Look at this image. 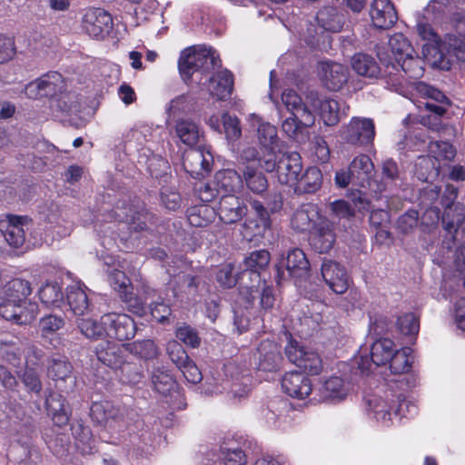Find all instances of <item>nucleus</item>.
<instances>
[{
  "label": "nucleus",
  "instance_id": "f257e3e1",
  "mask_svg": "<svg viewBox=\"0 0 465 465\" xmlns=\"http://www.w3.org/2000/svg\"><path fill=\"white\" fill-rule=\"evenodd\" d=\"M218 213L220 219L227 224L234 223L247 214L242 225V235L249 242L260 241L271 227L270 214L262 203L252 202L248 212L244 203L234 194L221 196Z\"/></svg>",
  "mask_w": 465,
  "mask_h": 465
},
{
  "label": "nucleus",
  "instance_id": "f03ea898",
  "mask_svg": "<svg viewBox=\"0 0 465 465\" xmlns=\"http://www.w3.org/2000/svg\"><path fill=\"white\" fill-rule=\"evenodd\" d=\"M453 33L445 35L438 48L430 54L428 45L423 48L425 59L435 68L449 71L452 65L465 63V12H457L451 18Z\"/></svg>",
  "mask_w": 465,
  "mask_h": 465
},
{
  "label": "nucleus",
  "instance_id": "7ed1b4c3",
  "mask_svg": "<svg viewBox=\"0 0 465 465\" xmlns=\"http://www.w3.org/2000/svg\"><path fill=\"white\" fill-rule=\"evenodd\" d=\"M391 54L378 52V56L383 64L397 72H403L410 78L416 79L423 74L421 61L416 54L410 41L401 33L392 35L389 39Z\"/></svg>",
  "mask_w": 465,
  "mask_h": 465
},
{
  "label": "nucleus",
  "instance_id": "20e7f679",
  "mask_svg": "<svg viewBox=\"0 0 465 465\" xmlns=\"http://www.w3.org/2000/svg\"><path fill=\"white\" fill-rule=\"evenodd\" d=\"M208 63L216 65L214 53L211 48L203 46H192L184 49L180 56L178 67L180 74L184 82L201 81L198 78L205 71Z\"/></svg>",
  "mask_w": 465,
  "mask_h": 465
},
{
  "label": "nucleus",
  "instance_id": "39448f33",
  "mask_svg": "<svg viewBox=\"0 0 465 465\" xmlns=\"http://www.w3.org/2000/svg\"><path fill=\"white\" fill-rule=\"evenodd\" d=\"M276 153L273 156H262L259 158L260 165L266 172L276 170L280 183L292 187L298 183V176L302 173V158L298 153H283L280 160L276 161Z\"/></svg>",
  "mask_w": 465,
  "mask_h": 465
},
{
  "label": "nucleus",
  "instance_id": "423d86ee",
  "mask_svg": "<svg viewBox=\"0 0 465 465\" xmlns=\"http://www.w3.org/2000/svg\"><path fill=\"white\" fill-rule=\"evenodd\" d=\"M240 373L237 364L230 361L223 367L222 372H217L215 376L208 379L203 385V393L206 395H218L230 390L232 397L242 398L250 391V388L246 385L242 386L233 381Z\"/></svg>",
  "mask_w": 465,
  "mask_h": 465
},
{
  "label": "nucleus",
  "instance_id": "0eeeda50",
  "mask_svg": "<svg viewBox=\"0 0 465 465\" xmlns=\"http://www.w3.org/2000/svg\"><path fill=\"white\" fill-rule=\"evenodd\" d=\"M65 86L66 84L62 74L53 71L26 84L25 94L30 99L48 97L54 104L58 96L63 94Z\"/></svg>",
  "mask_w": 465,
  "mask_h": 465
},
{
  "label": "nucleus",
  "instance_id": "6e6552de",
  "mask_svg": "<svg viewBox=\"0 0 465 465\" xmlns=\"http://www.w3.org/2000/svg\"><path fill=\"white\" fill-rule=\"evenodd\" d=\"M101 324L104 325L106 337L118 341L130 340L136 332L134 321L125 313H105L101 317Z\"/></svg>",
  "mask_w": 465,
  "mask_h": 465
},
{
  "label": "nucleus",
  "instance_id": "1a4fd4ad",
  "mask_svg": "<svg viewBox=\"0 0 465 465\" xmlns=\"http://www.w3.org/2000/svg\"><path fill=\"white\" fill-rule=\"evenodd\" d=\"M285 352L290 361L309 374L317 375L321 372L322 361L314 351L290 341L285 348Z\"/></svg>",
  "mask_w": 465,
  "mask_h": 465
},
{
  "label": "nucleus",
  "instance_id": "9d476101",
  "mask_svg": "<svg viewBox=\"0 0 465 465\" xmlns=\"http://www.w3.org/2000/svg\"><path fill=\"white\" fill-rule=\"evenodd\" d=\"M102 260L107 267L106 272L110 285L120 294L124 301H128V295L133 287L124 272L125 270H128L126 262L124 260L120 261L112 255L102 256Z\"/></svg>",
  "mask_w": 465,
  "mask_h": 465
},
{
  "label": "nucleus",
  "instance_id": "9b49d317",
  "mask_svg": "<svg viewBox=\"0 0 465 465\" xmlns=\"http://www.w3.org/2000/svg\"><path fill=\"white\" fill-rule=\"evenodd\" d=\"M38 314V305L35 302H28L26 305L4 297L0 302V315L6 321L15 324H30Z\"/></svg>",
  "mask_w": 465,
  "mask_h": 465
},
{
  "label": "nucleus",
  "instance_id": "f8f14e48",
  "mask_svg": "<svg viewBox=\"0 0 465 465\" xmlns=\"http://www.w3.org/2000/svg\"><path fill=\"white\" fill-rule=\"evenodd\" d=\"M32 225L27 216L7 215L0 221V232L10 246L18 248L24 244L25 233Z\"/></svg>",
  "mask_w": 465,
  "mask_h": 465
},
{
  "label": "nucleus",
  "instance_id": "ddd939ff",
  "mask_svg": "<svg viewBox=\"0 0 465 465\" xmlns=\"http://www.w3.org/2000/svg\"><path fill=\"white\" fill-rule=\"evenodd\" d=\"M285 268L288 275L292 278H304L310 271V262L302 249L293 248L283 256L277 265L278 280H284L285 273L282 269Z\"/></svg>",
  "mask_w": 465,
  "mask_h": 465
},
{
  "label": "nucleus",
  "instance_id": "4468645a",
  "mask_svg": "<svg viewBox=\"0 0 465 465\" xmlns=\"http://www.w3.org/2000/svg\"><path fill=\"white\" fill-rule=\"evenodd\" d=\"M396 349L394 342L390 339H380L372 343L371 348V359L368 356H359L358 367L362 373H369L372 366H380L390 361Z\"/></svg>",
  "mask_w": 465,
  "mask_h": 465
},
{
  "label": "nucleus",
  "instance_id": "2eb2a0df",
  "mask_svg": "<svg viewBox=\"0 0 465 465\" xmlns=\"http://www.w3.org/2000/svg\"><path fill=\"white\" fill-rule=\"evenodd\" d=\"M368 415L374 419L381 426L389 427L394 423L397 418V410L394 404L386 397L371 394L365 398Z\"/></svg>",
  "mask_w": 465,
  "mask_h": 465
},
{
  "label": "nucleus",
  "instance_id": "dca6fc26",
  "mask_svg": "<svg viewBox=\"0 0 465 465\" xmlns=\"http://www.w3.org/2000/svg\"><path fill=\"white\" fill-rule=\"evenodd\" d=\"M308 99L312 106L318 109L320 118L325 125H336L348 114L349 106L342 101L331 98L318 100L312 93Z\"/></svg>",
  "mask_w": 465,
  "mask_h": 465
},
{
  "label": "nucleus",
  "instance_id": "f3484780",
  "mask_svg": "<svg viewBox=\"0 0 465 465\" xmlns=\"http://www.w3.org/2000/svg\"><path fill=\"white\" fill-rule=\"evenodd\" d=\"M374 135V124L369 118L353 117L341 130L342 138L352 144L368 143L373 140Z\"/></svg>",
  "mask_w": 465,
  "mask_h": 465
},
{
  "label": "nucleus",
  "instance_id": "a211bd4d",
  "mask_svg": "<svg viewBox=\"0 0 465 465\" xmlns=\"http://www.w3.org/2000/svg\"><path fill=\"white\" fill-rule=\"evenodd\" d=\"M112 26L111 15L100 8L87 10L83 17L84 30L94 38H104L110 32Z\"/></svg>",
  "mask_w": 465,
  "mask_h": 465
},
{
  "label": "nucleus",
  "instance_id": "6ab92c4d",
  "mask_svg": "<svg viewBox=\"0 0 465 465\" xmlns=\"http://www.w3.org/2000/svg\"><path fill=\"white\" fill-rule=\"evenodd\" d=\"M213 162L210 151L203 148L189 150L183 158L184 170L196 179L204 177L211 171Z\"/></svg>",
  "mask_w": 465,
  "mask_h": 465
},
{
  "label": "nucleus",
  "instance_id": "aec40b11",
  "mask_svg": "<svg viewBox=\"0 0 465 465\" xmlns=\"http://www.w3.org/2000/svg\"><path fill=\"white\" fill-rule=\"evenodd\" d=\"M247 121L251 126L257 128L259 142L267 153L264 156H273L279 143L275 126L270 123L263 122L262 118L255 114H250L247 117Z\"/></svg>",
  "mask_w": 465,
  "mask_h": 465
},
{
  "label": "nucleus",
  "instance_id": "412c9836",
  "mask_svg": "<svg viewBox=\"0 0 465 465\" xmlns=\"http://www.w3.org/2000/svg\"><path fill=\"white\" fill-rule=\"evenodd\" d=\"M369 15L374 27L387 30L394 25L398 15L391 0H372Z\"/></svg>",
  "mask_w": 465,
  "mask_h": 465
},
{
  "label": "nucleus",
  "instance_id": "4be33fe9",
  "mask_svg": "<svg viewBox=\"0 0 465 465\" xmlns=\"http://www.w3.org/2000/svg\"><path fill=\"white\" fill-rule=\"evenodd\" d=\"M322 276L329 288L335 293L342 294L349 287L346 270L337 262L324 260L322 264Z\"/></svg>",
  "mask_w": 465,
  "mask_h": 465
},
{
  "label": "nucleus",
  "instance_id": "5701e85b",
  "mask_svg": "<svg viewBox=\"0 0 465 465\" xmlns=\"http://www.w3.org/2000/svg\"><path fill=\"white\" fill-rule=\"evenodd\" d=\"M127 351L128 347L125 344L119 345L109 341L101 342L95 348L97 359L113 369L124 366Z\"/></svg>",
  "mask_w": 465,
  "mask_h": 465
},
{
  "label": "nucleus",
  "instance_id": "b1692460",
  "mask_svg": "<svg viewBox=\"0 0 465 465\" xmlns=\"http://www.w3.org/2000/svg\"><path fill=\"white\" fill-rule=\"evenodd\" d=\"M319 74L323 84L331 91L340 90L348 80V69L338 63L322 62Z\"/></svg>",
  "mask_w": 465,
  "mask_h": 465
},
{
  "label": "nucleus",
  "instance_id": "393cba45",
  "mask_svg": "<svg viewBox=\"0 0 465 465\" xmlns=\"http://www.w3.org/2000/svg\"><path fill=\"white\" fill-rule=\"evenodd\" d=\"M283 391L291 397L304 399L312 392L311 380L302 372L290 371L282 380Z\"/></svg>",
  "mask_w": 465,
  "mask_h": 465
},
{
  "label": "nucleus",
  "instance_id": "a878e982",
  "mask_svg": "<svg viewBox=\"0 0 465 465\" xmlns=\"http://www.w3.org/2000/svg\"><path fill=\"white\" fill-rule=\"evenodd\" d=\"M456 150L448 142H431L429 144V155L419 158L417 165L424 166L427 170L431 169L438 173L440 165L436 166L431 158L440 162L441 160H452L455 157Z\"/></svg>",
  "mask_w": 465,
  "mask_h": 465
},
{
  "label": "nucleus",
  "instance_id": "bb28decb",
  "mask_svg": "<svg viewBox=\"0 0 465 465\" xmlns=\"http://www.w3.org/2000/svg\"><path fill=\"white\" fill-rule=\"evenodd\" d=\"M310 244L320 253L328 252L335 242L332 226L328 221L320 220L310 232Z\"/></svg>",
  "mask_w": 465,
  "mask_h": 465
},
{
  "label": "nucleus",
  "instance_id": "cd10ccee",
  "mask_svg": "<svg viewBox=\"0 0 465 465\" xmlns=\"http://www.w3.org/2000/svg\"><path fill=\"white\" fill-rule=\"evenodd\" d=\"M351 390L352 385L348 379L331 376L322 383L321 393L324 400L338 402L346 399Z\"/></svg>",
  "mask_w": 465,
  "mask_h": 465
},
{
  "label": "nucleus",
  "instance_id": "c85d7f7f",
  "mask_svg": "<svg viewBox=\"0 0 465 465\" xmlns=\"http://www.w3.org/2000/svg\"><path fill=\"white\" fill-rule=\"evenodd\" d=\"M42 351L31 348L25 359L26 368L20 378L25 388L33 392L38 393L42 390V383L39 378V373L34 367L42 359Z\"/></svg>",
  "mask_w": 465,
  "mask_h": 465
},
{
  "label": "nucleus",
  "instance_id": "c756f323",
  "mask_svg": "<svg viewBox=\"0 0 465 465\" xmlns=\"http://www.w3.org/2000/svg\"><path fill=\"white\" fill-rule=\"evenodd\" d=\"M233 89V76L228 70H222L208 79L207 90L213 97L225 100L232 94Z\"/></svg>",
  "mask_w": 465,
  "mask_h": 465
},
{
  "label": "nucleus",
  "instance_id": "7c9ffc66",
  "mask_svg": "<svg viewBox=\"0 0 465 465\" xmlns=\"http://www.w3.org/2000/svg\"><path fill=\"white\" fill-rule=\"evenodd\" d=\"M282 101L287 110L294 116L301 117V123L305 126L314 124V114L302 103V98L292 90H285L282 94Z\"/></svg>",
  "mask_w": 465,
  "mask_h": 465
},
{
  "label": "nucleus",
  "instance_id": "2f4dec72",
  "mask_svg": "<svg viewBox=\"0 0 465 465\" xmlns=\"http://www.w3.org/2000/svg\"><path fill=\"white\" fill-rule=\"evenodd\" d=\"M66 300L71 311L76 316L84 315L90 310L87 288L80 282L67 287Z\"/></svg>",
  "mask_w": 465,
  "mask_h": 465
},
{
  "label": "nucleus",
  "instance_id": "473e14b6",
  "mask_svg": "<svg viewBox=\"0 0 465 465\" xmlns=\"http://www.w3.org/2000/svg\"><path fill=\"white\" fill-rule=\"evenodd\" d=\"M414 89L420 97L429 98L437 103H440V104H436L432 102H426L424 106L428 111L435 114L437 117L445 114L446 108L444 107L443 104L447 102V97L441 91L423 82L415 83Z\"/></svg>",
  "mask_w": 465,
  "mask_h": 465
},
{
  "label": "nucleus",
  "instance_id": "72a5a7b5",
  "mask_svg": "<svg viewBox=\"0 0 465 465\" xmlns=\"http://www.w3.org/2000/svg\"><path fill=\"white\" fill-rule=\"evenodd\" d=\"M176 136L185 145L193 147L203 137L199 124L189 118H180L174 126Z\"/></svg>",
  "mask_w": 465,
  "mask_h": 465
},
{
  "label": "nucleus",
  "instance_id": "f704fd0d",
  "mask_svg": "<svg viewBox=\"0 0 465 465\" xmlns=\"http://www.w3.org/2000/svg\"><path fill=\"white\" fill-rule=\"evenodd\" d=\"M270 262V253L265 250H260L252 252L245 260V270L241 274V279L250 278L252 282L261 281V271L263 270Z\"/></svg>",
  "mask_w": 465,
  "mask_h": 465
},
{
  "label": "nucleus",
  "instance_id": "c9c22d12",
  "mask_svg": "<svg viewBox=\"0 0 465 465\" xmlns=\"http://www.w3.org/2000/svg\"><path fill=\"white\" fill-rule=\"evenodd\" d=\"M215 186L218 194H233L242 190L243 181L242 176L232 169H226L215 174Z\"/></svg>",
  "mask_w": 465,
  "mask_h": 465
},
{
  "label": "nucleus",
  "instance_id": "e433bc0d",
  "mask_svg": "<svg viewBox=\"0 0 465 465\" xmlns=\"http://www.w3.org/2000/svg\"><path fill=\"white\" fill-rule=\"evenodd\" d=\"M115 214L117 218L129 224L130 228L134 231H143L147 227V223H151L153 216L149 213L143 208L134 209L129 208V213H127L124 208L117 206L115 210Z\"/></svg>",
  "mask_w": 465,
  "mask_h": 465
},
{
  "label": "nucleus",
  "instance_id": "4c0bfd02",
  "mask_svg": "<svg viewBox=\"0 0 465 465\" xmlns=\"http://www.w3.org/2000/svg\"><path fill=\"white\" fill-rule=\"evenodd\" d=\"M350 170L355 179V184L364 187L372 177L374 165L368 155L361 154L352 160Z\"/></svg>",
  "mask_w": 465,
  "mask_h": 465
},
{
  "label": "nucleus",
  "instance_id": "58836bf2",
  "mask_svg": "<svg viewBox=\"0 0 465 465\" xmlns=\"http://www.w3.org/2000/svg\"><path fill=\"white\" fill-rule=\"evenodd\" d=\"M90 411L92 419L100 424L120 419L124 413L123 410L110 401L94 402Z\"/></svg>",
  "mask_w": 465,
  "mask_h": 465
},
{
  "label": "nucleus",
  "instance_id": "ea45409f",
  "mask_svg": "<svg viewBox=\"0 0 465 465\" xmlns=\"http://www.w3.org/2000/svg\"><path fill=\"white\" fill-rule=\"evenodd\" d=\"M46 410L54 423L64 426L69 420V410L64 404V399L61 394L51 393L46 399Z\"/></svg>",
  "mask_w": 465,
  "mask_h": 465
},
{
  "label": "nucleus",
  "instance_id": "a19ab883",
  "mask_svg": "<svg viewBox=\"0 0 465 465\" xmlns=\"http://www.w3.org/2000/svg\"><path fill=\"white\" fill-rule=\"evenodd\" d=\"M316 21L324 31L339 32L343 26L344 16L337 8L326 6L318 12Z\"/></svg>",
  "mask_w": 465,
  "mask_h": 465
},
{
  "label": "nucleus",
  "instance_id": "79ce46f5",
  "mask_svg": "<svg viewBox=\"0 0 465 465\" xmlns=\"http://www.w3.org/2000/svg\"><path fill=\"white\" fill-rule=\"evenodd\" d=\"M322 175L319 168L309 167L304 173L298 176V183L293 184L292 188L297 193H314L321 188Z\"/></svg>",
  "mask_w": 465,
  "mask_h": 465
},
{
  "label": "nucleus",
  "instance_id": "37998d69",
  "mask_svg": "<svg viewBox=\"0 0 465 465\" xmlns=\"http://www.w3.org/2000/svg\"><path fill=\"white\" fill-rule=\"evenodd\" d=\"M354 207L345 200H336L331 203L332 213L340 219H350L354 216L355 209L359 212L367 210L369 203L360 194L353 201Z\"/></svg>",
  "mask_w": 465,
  "mask_h": 465
},
{
  "label": "nucleus",
  "instance_id": "c03bdc74",
  "mask_svg": "<svg viewBox=\"0 0 465 465\" xmlns=\"http://www.w3.org/2000/svg\"><path fill=\"white\" fill-rule=\"evenodd\" d=\"M32 292L30 282L23 279H14L10 281L5 286V297L10 300L24 303L26 305L28 302L27 298Z\"/></svg>",
  "mask_w": 465,
  "mask_h": 465
},
{
  "label": "nucleus",
  "instance_id": "a18cd8bd",
  "mask_svg": "<svg viewBox=\"0 0 465 465\" xmlns=\"http://www.w3.org/2000/svg\"><path fill=\"white\" fill-rule=\"evenodd\" d=\"M351 67L359 75L375 78L380 74V68L375 60L365 54H357L351 58Z\"/></svg>",
  "mask_w": 465,
  "mask_h": 465
},
{
  "label": "nucleus",
  "instance_id": "49530a36",
  "mask_svg": "<svg viewBox=\"0 0 465 465\" xmlns=\"http://www.w3.org/2000/svg\"><path fill=\"white\" fill-rule=\"evenodd\" d=\"M316 217L318 213L313 206L299 209L292 218V226L297 231H312L318 223Z\"/></svg>",
  "mask_w": 465,
  "mask_h": 465
},
{
  "label": "nucleus",
  "instance_id": "de8ad7c7",
  "mask_svg": "<svg viewBox=\"0 0 465 465\" xmlns=\"http://www.w3.org/2000/svg\"><path fill=\"white\" fill-rule=\"evenodd\" d=\"M258 351L260 353V368L264 371H272L273 370L281 357L278 346L270 341H265L261 343L258 348Z\"/></svg>",
  "mask_w": 465,
  "mask_h": 465
},
{
  "label": "nucleus",
  "instance_id": "09e8293b",
  "mask_svg": "<svg viewBox=\"0 0 465 465\" xmlns=\"http://www.w3.org/2000/svg\"><path fill=\"white\" fill-rule=\"evenodd\" d=\"M41 302L48 307H60L64 302L61 286L54 282H46L38 292Z\"/></svg>",
  "mask_w": 465,
  "mask_h": 465
},
{
  "label": "nucleus",
  "instance_id": "8fccbe9b",
  "mask_svg": "<svg viewBox=\"0 0 465 465\" xmlns=\"http://www.w3.org/2000/svg\"><path fill=\"white\" fill-rule=\"evenodd\" d=\"M411 353L412 351L409 347L396 350L395 353L389 361L391 373H407L411 370L413 361Z\"/></svg>",
  "mask_w": 465,
  "mask_h": 465
},
{
  "label": "nucleus",
  "instance_id": "3c124183",
  "mask_svg": "<svg viewBox=\"0 0 465 465\" xmlns=\"http://www.w3.org/2000/svg\"><path fill=\"white\" fill-rule=\"evenodd\" d=\"M152 383L154 390L163 395L170 393L176 387L172 374L163 367H157L153 370Z\"/></svg>",
  "mask_w": 465,
  "mask_h": 465
},
{
  "label": "nucleus",
  "instance_id": "603ef678",
  "mask_svg": "<svg viewBox=\"0 0 465 465\" xmlns=\"http://www.w3.org/2000/svg\"><path fill=\"white\" fill-rule=\"evenodd\" d=\"M64 326V318L49 314L42 317L39 322V331L41 337L49 340L52 343L55 333Z\"/></svg>",
  "mask_w": 465,
  "mask_h": 465
},
{
  "label": "nucleus",
  "instance_id": "864d4df0",
  "mask_svg": "<svg viewBox=\"0 0 465 465\" xmlns=\"http://www.w3.org/2000/svg\"><path fill=\"white\" fill-rule=\"evenodd\" d=\"M243 178L247 187L255 193L266 191L268 183L264 175L258 173L252 165H246L243 170Z\"/></svg>",
  "mask_w": 465,
  "mask_h": 465
},
{
  "label": "nucleus",
  "instance_id": "5fc2aeb1",
  "mask_svg": "<svg viewBox=\"0 0 465 465\" xmlns=\"http://www.w3.org/2000/svg\"><path fill=\"white\" fill-rule=\"evenodd\" d=\"M52 106L66 114H74L79 111V97L75 93L67 92L65 86L63 94L58 96Z\"/></svg>",
  "mask_w": 465,
  "mask_h": 465
},
{
  "label": "nucleus",
  "instance_id": "6e6d98bb",
  "mask_svg": "<svg viewBox=\"0 0 465 465\" xmlns=\"http://www.w3.org/2000/svg\"><path fill=\"white\" fill-rule=\"evenodd\" d=\"M0 352L3 358L12 366L18 367L22 362L20 348L14 339H4L0 341Z\"/></svg>",
  "mask_w": 465,
  "mask_h": 465
},
{
  "label": "nucleus",
  "instance_id": "4d7b16f0",
  "mask_svg": "<svg viewBox=\"0 0 465 465\" xmlns=\"http://www.w3.org/2000/svg\"><path fill=\"white\" fill-rule=\"evenodd\" d=\"M417 33L422 40L428 42L423 46L428 45L430 54H434L433 48H438L442 39L438 37L432 26L424 19H420L417 22Z\"/></svg>",
  "mask_w": 465,
  "mask_h": 465
},
{
  "label": "nucleus",
  "instance_id": "13d9d810",
  "mask_svg": "<svg viewBox=\"0 0 465 465\" xmlns=\"http://www.w3.org/2000/svg\"><path fill=\"white\" fill-rule=\"evenodd\" d=\"M165 110L169 117H176L190 113L193 110V104L189 96L181 94L172 99Z\"/></svg>",
  "mask_w": 465,
  "mask_h": 465
},
{
  "label": "nucleus",
  "instance_id": "bf43d9fd",
  "mask_svg": "<svg viewBox=\"0 0 465 465\" xmlns=\"http://www.w3.org/2000/svg\"><path fill=\"white\" fill-rule=\"evenodd\" d=\"M397 328L402 335L414 336L420 329V322L412 312L401 315L397 320Z\"/></svg>",
  "mask_w": 465,
  "mask_h": 465
},
{
  "label": "nucleus",
  "instance_id": "052dcab7",
  "mask_svg": "<svg viewBox=\"0 0 465 465\" xmlns=\"http://www.w3.org/2000/svg\"><path fill=\"white\" fill-rule=\"evenodd\" d=\"M78 328L83 335L88 339H98L105 335V328L104 324L92 319H82L78 322Z\"/></svg>",
  "mask_w": 465,
  "mask_h": 465
},
{
  "label": "nucleus",
  "instance_id": "680f3d73",
  "mask_svg": "<svg viewBox=\"0 0 465 465\" xmlns=\"http://www.w3.org/2000/svg\"><path fill=\"white\" fill-rule=\"evenodd\" d=\"M72 367L69 362L63 359H53L48 366V375L56 381H65L70 378Z\"/></svg>",
  "mask_w": 465,
  "mask_h": 465
},
{
  "label": "nucleus",
  "instance_id": "e2e57ef3",
  "mask_svg": "<svg viewBox=\"0 0 465 465\" xmlns=\"http://www.w3.org/2000/svg\"><path fill=\"white\" fill-rule=\"evenodd\" d=\"M15 54V38L6 34H0V64L13 60Z\"/></svg>",
  "mask_w": 465,
  "mask_h": 465
},
{
  "label": "nucleus",
  "instance_id": "0e129e2a",
  "mask_svg": "<svg viewBox=\"0 0 465 465\" xmlns=\"http://www.w3.org/2000/svg\"><path fill=\"white\" fill-rule=\"evenodd\" d=\"M223 128L229 141H235L240 138L242 130L237 117L232 116L227 113L222 115Z\"/></svg>",
  "mask_w": 465,
  "mask_h": 465
},
{
  "label": "nucleus",
  "instance_id": "69168bd1",
  "mask_svg": "<svg viewBox=\"0 0 465 465\" xmlns=\"http://www.w3.org/2000/svg\"><path fill=\"white\" fill-rule=\"evenodd\" d=\"M217 282L225 288L233 287L238 280H241V276H236L233 273V266L232 263H226L222 265L216 273Z\"/></svg>",
  "mask_w": 465,
  "mask_h": 465
},
{
  "label": "nucleus",
  "instance_id": "338daca9",
  "mask_svg": "<svg viewBox=\"0 0 465 465\" xmlns=\"http://www.w3.org/2000/svg\"><path fill=\"white\" fill-rule=\"evenodd\" d=\"M166 351L169 358L177 366V368L189 360L183 346L174 340H171L167 342Z\"/></svg>",
  "mask_w": 465,
  "mask_h": 465
},
{
  "label": "nucleus",
  "instance_id": "774afa93",
  "mask_svg": "<svg viewBox=\"0 0 465 465\" xmlns=\"http://www.w3.org/2000/svg\"><path fill=\"white\" fill-rule=\"evenodd\" d=\"M175 335L185 345L196 348L200 345V338L194 329L189 325H183L176 329Z\"/></svg>",
  "mask_w": 465,
  "mask_h": 465
}]
</instances>
